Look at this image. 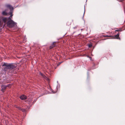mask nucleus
<instances>
[{
    "label": "nucleus",
    "mask_w": 125,
    "mask_h": 125,
    "mask_svg": "<svg viewBox=\"0 0 125 125\" xmlns=\"http://www.w3.org/2000/svg\"><path fill=\"white\" fill-rule=\"evenodd\" d=\"M16 24V23L12 20H8L7 22V25L8 27L11 28L13 27Z\"/></svg>",
    "instance_id": "obj_1"
},
{
    "label": "nucleus",
    "mask_w": 125,
    "mask_h": 125,
    "mask_svg": "<svg viewBox=\"0 0 125 125\" xmlns=\"http://www.w3.org/2000/svg\"><path fill=\"white\" fill-rule=\"evenodd\" d=\"M2 66H4L3 69V71L4 72L7 71L8 70H10L9 64L4 63L2 65Z\"/></svg>",
    "instance_id": "obj_2"
},
{
    "label": "nucleus",
    "mask_w": 125,
    "mask_h": 125,
    "mask_svg": "<svg viewBox=\"0 0 125 125\" xmlns=\"http://www.w3.org/2000/svg\"><path fill=\"white\" fill-rule=\"evenodd\" d=\"M9 65L10 69H12L17 67V65L16 64L13 63L9 64Z\"/></svg>",
    "instance_id": "obj_3"
},
{
    "label": "nucleus",
    "mask_w": 125,
    "mask_h": 125,
    "mask_svg": "<svg viewBox=\"0 0 125 125\" xmlns=\"http://www.w3.org/2000/svg\"><path fill=\"white\" fill-rule=\"evenodd\" d=\"M7 87V86H6V85H2L1 87V91L3 92H4Z\"/></svg>",
    "instance_id": "obj_4"
},
{
    "label": "nucleus",
    "mask_w": 125,
    "mask_h": 125,
    "mask_svg": "<svg viewBox=\"0 0 125 125\" xmlns=\"http://www.w3.org/2000/svg\"><path fill=\"white\" fill-rule=\"evenodd\" d=\"M27 97L24 95H21L20 97V98L22 100H24L26 99Z\"/></svg>",
    "instance_id": "obj_5"
},
{
    "label": "nucleus",
    "mask_w": 125,
    "mask_h": 125,
    "mask_svg": "<svg viewBox=\"0 0 125 125\" xmlns=\"http://www.w3.org/2000/svg\"><path fill=\"white\" fill-rule=\"evenodd\" d=\"M55 42H54L52 44L50 47V49H51L54 47L55 46Z\"/></svg>",
    "instance_id": "obj_6"
},
{
    "label": "nucleus",
    "mask_w": 125,
    "mask_h": 125,
    "mask_svg": "<svg viewBox=\"0 0 125 125\" xmlns=\"http://www.w3.org/2000/svg\"><path fill=\"white\" fill-rule=\"evenodd\" d=\"M119 33H118L117 34L115 35L114 37L115 38L119 39V40L120 39V38L119 37Z\"/></svg>",
    "instance_id": "obj_7"
},
{
    "label": "nucleus",
    "mask_w": 125,
    "mask_h": 125,
    "mask_svg": "<svg viewBox=\"0 0 125 125\" xmlns=\"http://www.w3.org/2000/svg\"><path fill=\"white\" fill-rule=\"evenodd\" d=\"M2 20L4 23H5L7 21H8V18H4L2 19Z\"/></svg>",
    "instance_id": "obj_8"
},
{
    "label": "nucleus",
    "mask_w": 125,
    "mask_h": 125,
    "mask_svg": "<svg viewBox=\"0 0 125 125\" xmlns=\"http://www.w3.org/2000/svg\"><path fill=\"white\" fill-rule=\"evenodd\" d=\"M10 14H11V15L8 18V20H11V19L12 18V16L13 15L12 14V13L11 12H10Z\"/></svg>",
    "instance_id": "obj_9"
},
{
    "label": "nucleus",
    "mask_w": 125,
    "mask_h": 125,
    "mask_svg": "<svg viewBox=\"0 0 125 125\" xmlns=\"http://www.w3.org/2000/svg\"><path fill=\"white\" fill-rule=\"evenodd\" d=\"M7 6L10 9H13L12 7L10 5H7Z\"/></svg>",
    "instance_id": "obj_10"
},
{
    "label": "nucleus",
    "mask_w": 125,
    "mask_h": 125,
    "mask_svg": "<svg viewBox=\"0 0 125 125\" xmlns=\"http://www.w3.org/2000/svg\"><path fill=\"white\" fill-rule=\"evenodd\" d=\"M2 14L3 15H7V13L5 11H3L2 12Z\"/></svg>",
    "instance_id": "obj_11"
},
{
    "label": "nucleus",
    "mask_w": 125,
    "mask_h": 125,
    "mask_svg": "<svg viewBox=\"0 0 125 125\" xmlns=\"http://www.w3.org/2000/svg\"><path fill=\"white\" fill-rule=\"evenodd\" d=\"M122 30L121 29V28H119V30H115V31H118V32H121L122 31Z\"/></svg>",
    "instance_id": "obj_12"
},
{
    "label": "nucleus",
    "mask_w": 125,
    "mask_h": 125,
    "mask_svg": "<svg viewBox=\"0 0 125 125\" xmlns=\"http://www.w3.org/2000/svg\"><path fill=\"white\" fill-rule=\"evenodd\" d=\"M21 109H20V110H21L22 112H25V109H22V108H21Z\"/></svg>",
    "instance_id": "obj_13"
},
{
    "label": "nucleus",
    "mask_w": 125,
    "mask_h": 125,
    "mask_svg": "<svg viewBox=\"0 0 125 125\" xmlns=\"http://www.w3.org/2000/svg\"><path fill=\"white\" fill-rule=\"evenodd\" d=\"M103 36L104 37H112V36L109 35H103Z\"/></svg>",
    "instance_id": "obj_14"
},
{
    "label": "nucleus",
    "mask_w": 125,
    "mask_h": 125,
    "mask_svg": "<svg viewBox=\"0 0 125 125\" xmlns=\"http://www.w3.org/2000/svg\"><path fill=\"white\" fill-rule=\"evenodd\" d=\"M16 107L18 108V109H19V110H20V109H21V107H19L18 106H16Z\"/></svg>",
    "instance_id": "obj_15"
},
{
    "label": "nucleus",
    "mask_w": 125,
    "mask_h": 125,
    "mask_svg": "<svg viewBox=\"0 0 125 125\" xmlns=\"http://www.w3.org/2000/svg\"><path fill=\"white\" fill-rule=\"evenodd\" d=\"M16 107L18 108V109H19V110H20V109H21V107H19L18 106H16Z\"/></svg>",
    "instance_id": "obj_16"
},
{
    "label": "nucleus",
    "mask_w": 125,
    "mask_h": 125,
    "mask_svg": "<svg viewBox=\"0 0 125 125\" xmlns=\"http://www.w3.org/2000/svg\"><path fill=\"white\" fill-rule=\"evenodd\" d=\"M92 46V45L91 44H89V47H91Z\"/></svg>",
    "instance_id": "obj_17"
},
{
    "label": "nucleus",
    "mask_w": 125,
    "mask_h": 125,
    "mask_svg": "<svg viewBox=\"0 0 125 125\" xmlns=\"http://www.w3.org/2000/svg\"><path fill=\"white\" fill-rule=\"evenodd\" d=\"M10 84H8V85H6V86H7V87H9L10 85Z\"/></svg>",
    "instance_id": "obj_18"
},
{
    "label": "nucleus",
    "mask_w": 125,
    "mask_h": 125,
    "mask_svg": "<svg viewBox=\"0 0 125 125\" xmlns=\"http://www.w3.org/2000/svg\"><path fill=\"white\" fill-rule=\"evenodd\" d=\"M70 24H71V23L70 22L68 24L67 23V25H70Z\"/></svg>",
    "instance_id": "obj_19"
},
{
    "label": "nucleus",
    "mask_w": 125,
    "mask_h": 125,
    "mask_svg": "<svg viewBox=\"0 0 125 125\" xmlns=\"http://www.w3.org/2000/svg\"><path fill=\"white\" fill-rule=\"evenodd\" d=\"M44 78H47L45 76H44Z\"/></svg>",
    "instance_id": "obj_20"
},
{
    "label": "nucleus",
    "mask_w": 125,
    "mask_h": 125,
    "mask_svg": "<svg viewBox=\"0 0 125 125\" xmlns=\"http://www.w3.org/2000/svg\"><path fill=\"white\" fill-rule=\"evenodd\" d=\"M88 57H89V58H91V57H89L88 56Z\"/></svg>",
    "instance_id": "obj_21"
},
{
    "label": "nucleus",
    "mask_w": 125,
    "mask_h": 125,
    "mask_svg": "<svg viewBox=\"0 0 125 125\" xmlns=\"http://www.w3.org/2000/svg\"><path fill=\"white\" fill-rule=\"evenodd\" d=\"M115 29H117L116 28H115Z\"/></svg>",
    "instance_id": "obj_22"
}]
</instances>
